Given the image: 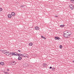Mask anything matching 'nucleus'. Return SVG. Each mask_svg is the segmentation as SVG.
<instances>
[{"instance_id":"nucleus-26","label":"nucleus","mask_w":74,"mask_h":74,"mask_svg":"<svg viewBox=\"0 0 74 74\" xmlns=\"http://www.w3.org/2000/svg\"><path fill=\"white\" fill-rule=\"evenodd\" d=\"M7 71H10V69H7Z\"/></svg>"},{"instance_id":"nucleus-18","label":"nucleus","mask_w":74,"mask_h":74,"mask_svg":"<svg viewBox=\"0 0 74 74\" xmlns=\"http://www.w3.org/2000/svg\"><path fill=\"white\" fill-rule=\"evenodd\" d=\"M17 55H18L19 56H22V54H17Z\"/></svg>"},{"instance_id":"nucleus-8","label":"nucleus","mask_w":74,"mask_h":74,"mask_svg":"<svg viewBox=\"0 0 74 74\" xmlns=\"http://www.w3.org/2000/svg\"><path fill=\"white\" fill-rule=\"evenodd\" d=\"M16 64V62H12V65L14 66Z\"/></svg>"},{"instance_id":"nucleus-16","label":"nucleus","mask_w":74,"mask_h":74,"mask_svg":"<svg viewBox=\"0 0 74 74\" xmlns=\"http://www.w3.org/2000/svg\"><path fill=\"white\" fill-rule=\"evenodd\" d=\"M17 56L18 55V53H14V55L13 56Z\"/></svg>"},{"instance_id":"nucleus-23","label":"nucleus","mask_w":74,"mask_h":74,"mask_svg":"<svg viewBox=\"0 0 74 74\" xmlns=\"http://www.w3.org/2000/svg\"><path fill=\"white\" fill-rule=\"evenodd\" d=\"M34 57H37V54H34Z\"/></svg>"},{"instance_id":"nucleus-15","label":"nucleus","mask_w":74,"mask_h":74,"mask_svg":"<svg viewBox=\"0 0 74 74\" xmlns=\"http://www.w3.org/2000/svg\"><path fill=\"white\" fill-rule=\"evenodd\" d=\"M60 27H64V25H60Z\"/></svg>"},{"instance_id":"nucleus-1","label":"nucleus","mask_w":74,"mask_h":74,"mask_svg":"<svg viewBox=\"0 0 74 74\" xmlns=\"http://www.w3.org/2000/svg\"><path fill=\"white\" fill-rule=\"evenodd\" d=\"M64 36L66 38H69L71 35V32L70 31L66 30L64 32Z\"/></svg>"},{"instance_id":"nucleus-6","label":"nucleus","mask_w":74,"mask_h":74,"mask_svg":"<svg viewBox=\"0 0 74 74\" xmlns=\"http://www.w3.org/2000/svg\"><path fill=\"white\" fill-rule=\"evenodd\" d=\"M0 64L1 66H4L5 65V63L3 62H0Z\"/></svg>"},{"instance_id":"nucleus-29","label":"nucleus","mask_w":74,"mask_h":74,"mask_svg":"<svg viewBox=\"0 0 74 74\" xmlns=\"http://www.w3.org/2000/svg\"><path fill=\"white\" fill-rule=\"evenodd\" d=\"M55 16V17H56V18L58 17V16L57 15H56Z\"/></svg>"},{"instance_id":"nucleus-19","label":"nucleus","mask_w":74,"mask_h":74,"mask_svg":"<svg viewBox=\"0 0 74 74\" xmlns=\"http://www.w3.org/2000/svg\"><path fill=\"white\" fill-rule=\"evenodd\" d=\"M63 47V46H62V45H60L59 46V48H60V49H62V47Z\"/></svg>"},{"instance_id":"nucleus-28","label":"nucleus","mask_w":74,"mask_h":74,"mask_svg":"<svg viewBox=\"0 0 74 74\" xmlns=\"http://www.w3.org/2000/svg\"><path fill=\"white\" fill-rule=\"evenodd\" d=\"M18 51L19 52H21V50H18Z\"/></svg>"},{"instance_id":"nucleus-12","label":"nucleus","mask_w":74,"mask_h":74,"mask_svg":"<svg viewBox=\"0 0 74 74\" xmlns=\"http://www.w3.org/2000/svg\"><path fill=\"white\" fill-rule=\"evenodd\" d=\"M22 60V57H19L18 58V60Z\"/></svg>"},{"instance_id":"nucleus-7","label":"nucleus","mask_w":74,"mask_h":74,"mask_svg":"<svg viewBox=\"0 0 74 74\" xmlns=\"http://www.w3.org/2000/svg\"><path fill=\"white\" fill-rule=\"evenodd\" d=\"M35 29L36 30H37V31L39 30V27L38 26H36L35 27Z\"/></svg>"},{"instance_id":"nucleus-20","label":"nucleus","mask_w":74,"mask_h":74,"mask_svg":"<svg viewBox=\"0 0 74 74\" xmlns=\"http://www.w3.org/2000/svg\"><path fill=\"white\" fill-rule=\"evenodd\" d=\"M52 71H55V68H52Z\"/></svg>"},{"instance_id":"nucleus-25","label":"nucleus","mask_w":74,"mask_h":74,"mask_svg":"<svg viewBox=\"0 0 74 74\" xmlns=\"http://www.w3.org/2000/svg\"><path fill=\"white\" fill-rule=\"evenodd\" d=\"M9 64L12 65V62H9Z\"/></svg>"},{"instance_id":"nucleus-21","label":"nucleus","mask_w":74,"mask_h":74,"mask_svg":"<svg viewBox=\"0 0 74 74\" xmlns=\"http://www.w3.org/2000/svg\"><path fill=\"white\" fill-rule=\"evenodd\" d=\"M71 2L72 3H73L74 4V0H71Z\"/></svg>"},{"instance_id":"nucleus-10","label":"nucleus","mask_w":74,"mask_h":74,"mask_svg":"<svg viewBox=\"0 0 74 74\" xmlns=\"http://www.w3.org/2000/svg\"><path fill=\"white\" fill-rule=\"evenodd\" d=\"M43 66L44 67H45V66H47V63H44L43 64Z\"/></svg>"},{"instance_id":"nucleus-24","label":"nucleus","mask_w":74,"mask_h":74,"mask_svg":"<svg viewBox=\"0 0 74 74\" xmlns=\"http://www.w3.org/2000/svg\"><path fill=\"white\" fill-rule=\"evenodd\" d=\"M4 73H5V74H9V73L7 72H4Z\"/></svg>"},{"instance_id":"nucleus-3","label":"nucleus","mask_w":74,"mask_h":74,"mask_svg":"<svg viewBox=\"0 0 74 74\" xmlns=\"http://www.w3.org/2000/svg\"><path fill=\"white\" fill-rule=\"evenodd\" d=\"M22 56L23 57H24L25 58H29V55L26 54L24 53L22 54Z\"/></svg>"},{"instance_id":"nucleus-22","label":"nucleus","mask_w":74,"mask_h":74,"mask_svg":"<svg viewBox=\"0 0 74 74\" xmlns=\"http://www.w3.org/2000/svg\"><path fill=\"white\" fill-rule=\"evenodd\" d=\"M3 10V9L2 8H0V12H1V11H2Z\"/></svg>"},{"instance_id":"nucleus-31","label":"nucleus","mask_w":74,"mask_h":74,"mask_svg":"<svg viewBox=\"0 0 74 74\" xmlns=\"http://www.w3.org/2000/svg\"><path fill=\"white\" fill-rule=\"evenodd\" d=\"M73 63H74V61H73Z\"/></svg>"},{"instance_id":"nucleus-14","label":"nucleus","mask_w":74,"mask_h":74,"mask_svg":"<svg viewBox=\"0 0 74 74\" xmlns=\"http://www.w3.org/2000/svg\"><path fill=\"white\" fill-rule=\"evenodd\" d=\"M59 37H55V39L56 40H57L58 39H59Z\"/></svg>"},{"instance_id":"nucleus-9","label":"nucleus","mask_w":74,"mask_h":74,"mask_svg":"<svg viewBox=\"0 0 74 74\" xmlns=\"http://www.w3.org/2000/svg\"><path fill=\"white\" fill-rule=\"evenodd\" d=\"M11 15L13 16H15V13L14 12H12L11 13Z\"/></svg>"},{"instance_id":"nucleus-4","label":"nucleus","mask_w":74,"mask_h":74,"mask_svg":"<svg viewBox=\"0 0 74 74\" xmlns=\"http://www.w3.org/2000/svg\"><path fill=\"white\" fill-rule=\"evenodd\" d=\"M69 6L71 10H72L74 9V5H73L71 4L69 5Z\"/></svg>"},{"instance_id":"nucleus-2","label":"nucleus","mask_w":74,"mask_h":74,"mask_svg":"<svg viewBox=\"0 0 74 74\" xmlns=\"http://www.w3.org/2000/svg\"><path fill=\"white\" fill-rule=\"evenodd\" d=\"M0 51L1 52L5 54V55L7 56H11L12 55L14 56V53H10L9 52L7 51V50H1Z\"/></svg>"},{"instance_id":"nucleus-30","label":"nucleus","mask_w":74,"mask_h":74,"mask_svg":"<svg viewBox=\"0 0 74 74\" xmlns=\"http://www.w3.org/2000/svg\"><path fill=\"white\" fill-rule=\"evenodd\" d=\"M49 69H52V66H50L49 67Z\"/></svg>"},{"instance_id":"nucleus-27","label":"nucleus","mask_w":74,"mask_h":74,"mask_svg":"<svg viewBox=\"0 0 74 74\" xmlns=\"http://www.w3.org/2000/svg\"><path fill=\"white\" fill-rule=\"evenodd\" d=\"M21 7H22V8H23V7H25V5H23L22 6H21Z\"/></svg>"},{"instance_id":"nucleus-5","label":"nucleus","mask_w":74,"mask_h":74,"mask_svg":"<svg viewBox=\"0 0 74 74\" xmlns=\"http://www.w3.org/2000/svg\"><path fill=\"white\" fill-rule=\"evenodd\" d=\"M8 18H9V19H11V18H12V16L11 15V14H9L7 15Z\"/></svg>"},{"instance_id":"nucleus-13","label":"nucleus","mask_w":74,"mask_h":74,"mask_svg":"<svg viewBox=\"0 0 74 74\" xmlns=\"http://www.w3.org/2000/svg\"><path fill=\"white\" fill-rule=\"evenodd\" d=\"M29 45L30 46H32L33 45V43L30 42L29 43Z\"/></svg>"},{"instance_id":"nucleus-11","label":"nucleus","mask_w":74,"mask_h":74,"mask_svg":"<svg viewBox=\"0 0 74 74\" xmlns=\"http://www.w3.org/2000/svg\"><path fill=\"white\" fill-rule=\"evenodd\" d=\"M23 66H25V67H27V66H28V64H24Z\"/></svg>"},{"instance_id":"nucleus-17","label":"nucleus","mask_w":74,"mask_h":74,"mask_svg":"<svg viewBox=\"0 0 74 74\" xmlns=\"http://www.w3.org/2000/svg\"><path fill=\"white\" fill-rule=\"evenodd\" d=\"M41 38H43V39H44V40L46 39V38L44 37L43 36H41Z\"/></svg>"}]
</instances>
